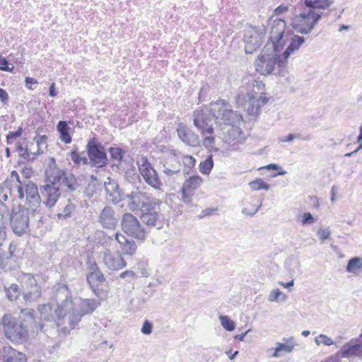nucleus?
Here are the masks:
<instances>
[{
	"label": "nucleus",
	"mask_w": 362,
	"mask_h": 362,
	"mask_svg": "<svg viewBox=\"0 0 362 362\" xmlns=\"http://www.w3.org/2000/svg\"><path fill=\"white\" fill-rule=\"evenodd\" d=\"M57 298L60 303L55 310L56 319L51 318L46 315V313L51 310L49 304L39 305L38 310L40 313V320L37 321L34 317V325L33 332L38 334L44 333L47 337L56 339L61 336L59 327L63 324L62 320L66 315L69 307L72 305L73 300L71 292L66 285H63L57 290Z\"/></svg>",
	"instance_id": "f257e3e1"
},
{
	"label": "nucleus",
	"mask_w": 362,
	"mask_h": 362,
	"mask_svg": "<svg viewBox=\"0 0 362 362\" xmlns=\"http://www.w3.org/2000/svg\"><path fill=\"white\" fill-rule=\"evenodd\" d=\"M34 310L24 308L21 310L19 319L10 313L4 315L1 325L5 337L15 344H23L29 339L28 332L33 330Z\"/></svg>",
	"instance_id": "f03ea898"
},
{
	"label": "nucleus",
	"mask_w": 362,
	"mask_h": 362,
	"mask_svg": "<svg viewBox=\"0 0 362 362\" xmlns=\"http://www.w3.org/2000/svg\"><path fill=\"white\" fill-rule=\"evenodd\" d=\"M14 198L20 200L25 199V205L33 213L40 211L42 199L37 185L30 180H23L15 185Z\"/></svg>",
	"instance_id": "7ed1b4c3"
},
{
	"label": "nucleus",
	"mask_w": 362,
	"mask_h": 362,
	"mask_svg": "<svg viewBox=\"0 0 362 362\" xmlns=\"http://www.w3.org/2000/svg\"><path fill=\"white\" fill-rule=\"evenodd\" d=\"M211 105L210 112L216 124L234 126L242 119V116L233 111L226 100H218Z\"/></svg>",
	"instance_id": "20e7f679"
},
{
	"label": "nucleus",
	"mask_w": 362,
	"mask_h": 362,
	"mask_svg": "<svg viewBox=\"0 0 362 362\" xmlns=\"http://www.w3.org/2000/svg\"><path fill=\"white\" fill-rule=\"evenodd\" d=\"M30 209L19 204L13 206L10 214V225L13 232L18 236H22L30 231Z\"/></svg>",
	"instance_id": "39448f33"
},
{
	"label": "nucleus",
	"mask_w": 362,
	"mask_h": 362,
	"mask_svg": "<svg viewBox=\"0 0 362 362\" xmlns=\"http://www.w3.org/2000/svg\"><path fill=\"white\" fill-rule=\"evenodd\" d=\"M322 12L313 10H305L296 16L292 21V27L297 32L303 35L309 34L321 18Z\"/></svg>",
	"instance_id": "423d86ee"
},
{
	"label": "nucleus",
	"mask_w": 362,
	"mask_h": 362,
	"mask_svg": "<svg viewBox=\"0 0 362 362\" xmlns=\"http://www.w3.org/2000/svg\"><path fill=\"white\" fill-rule=\"evenodd\" d=\"M264 94V93H257L256 92L238 94L236 96V102L239 105L246 107L249 115L257 116L259 114L260 108L269 100L268 98L263 95Z\"/></svg>",
	"instance_id": "0eeeda50"
},
{
	"label": "nucleus",
	"mask_w": 362,
	"mask_h": 362,
	"mask_svg": "<svg viewBox=\"0 0 362 362\" xmlns=\"http://www.w3.org/2000/svg\"><path fill=\"white\" fill-rule=\"evenodd\" d=\"M23 298L26 305L37 302L42 296V288L31 274H24L21 280Z\"/></svg>",
	"instance_id": "6e6552de"
},
{
	"label": "nucleus",
	"mask_w": 362,
	"mask_h": 362,
	"mask_svg": "<svg viewBox=\"0 0 362 362\" xmlns=\"http://www.w3.org/2000/svg\"><path fill=\"white\" fill-rule=\"evenodd\" d=\"M285 29L286 22L284 20L281 18L274 20L271 27L269 36L271 44L268 42L266 47L270 46L272 47L273 52H280L289 39V34L285 33Z\"/></svg>",
	"instance_id": "1a4fd4ad"
},
{
	"label": "nucleus",
	"mask_w": 362,
	"mask_h": 362,
	"mask_svg": "<svg viewBox=\"0 0 362 362\" xmlns=\"http://www.w3.org/2000/svg\"><path fill=\"white\" fill-rule=\"evenodd\" d=\"M120 226L122 232L139 240L146 239V232L139 219L131 213H124L121 218Z\"/></svg>",
	"instance_id": "9d476101"
},
{
	"label": "nucleus",
	"mask_w": 362,
	"mask_h": 362,
	"mask_svg": "<svg viewBox=\"0 0 362 362\" xmlns=\"http://www.w3.org/2000/svg\"><path fill=\"white\" fill-rule=\"evenodd\" d=\"M86 151L90 166L103 168L107 165L108 158L105 147L95 138L88 141Z\"/></svg>",
	"instance_id": "9b49d317"
},
{
	"label": "nucleus",
	"mask_w": 362,
	"mask_h": 362,
	"mask_svg": "<svg viewBox=\"0 0 362 362\" xmlns=\"http://www.w3.org/2000/svg\"><path fill=\"white\" fill-rule=\"evenodd\" d=\"M137 165L145 182L153 189H160L162 183L159 175L147 158L141 157L137 160Z\"/></svg>",
	"instance_id": "f8f14e48"
},
{
	"label": "nucleus",
	"mask_w": 362,
	"mask_h": 362,
	"mask_svg": "<svg viewBox=\"0 0 362 362\" xmlns=\"http://www.w3.org/2000/svg\"><path fill=\"white\" fill-rule=\"evenodd\" d=\"M211 112L207 110H197L194 112L193 124L202 135L213 134Z\"/></svg>",
	"instance_id": "ddd939ff"
},
{
	"label": "nucleus",
	"mask_w": 362,
	"mask_h": 362,
	"mask_svg": "<svg viewBox=\"0 0 362 362\" xmlns=\"http://www.w3.org/2000/svg\"><path fill=\"white\" fill-rule=\"evenodd\" d=\"M265 31L264 28L250 26V29L245 31L244 41L245 43V50L247 54H252L262 43V38Z\"/></svg>",
	"instance_id": "4468645a"
},
{
	"label": "nucleus",
	"mask_w": 362,
	"mask_h": 362,
	"mask_svg": "<svg viewBox=\"0 0 362 362\" xmlns=\"http://www.w3.org/2000/svg\"><path fill=\"white\" fill-rule=\"evenodd\" d=\"M125 198L129 201L128 206L131 211H141L153 199L147 193L140 191L132 192L126 194Z\"/></svg>",
	"instance_id": "2eb2a0df"
},
{
	"label": "nucleus",
	"mask_w": 362,
	"mask_h": 362,
	"mask_svg": "<svg viewBox=\"0 0 362 362\" xmlns=\"http://www.w3.org/2000/svg\"><path fill=\"white\" fill-rule=\"evenodd\" d=\"M41 194L44 198L43 204L52 208L55 205L61 196L59 187L52 184H45L40 188Z\"/></svg>",
	"instance_id": "dca6fc26"
},
{
	"label": "nucleus",
	"mask_w": 362,
	"mask_h": 362,
	"mask_svg": "<svg viewBox=\"0 0 362 362\" xmlns=\"http://www.w3.org/2000/svg\"><path fill=\"white\" fill-rule=\"evenodd\" d=\"M26 355L10 345L0 347V362H27Z\"/></svg>",
	"instance_id": "f3484780"
},
{
	"label": "nucleus",
	"mask_w": 362,
	"mask_h": 362,
	"mask_svg": "<svg viewBox=\"0 0 362 362\" xmlns=\"http://www.w3.org/2000/svg\"><path fill=\"white\" fill-rule=\"evenodd\" d=\"M305 37L296 35L289 37L288 40L290 41L288 46L284 50L282 55L279 57L277 61V62L279 63V66L283 67L284 64L286 63L287 59H288L290 55L295 51L298 50L300 48V47L305 42Z\"/></svg>",
	"instance_id": "a211bd4d"
},
{
	"label": "nucleus",
	"mask_w": 362,
	"mask_h": 362,
	"mask_svg": "<svg viewBox=\"0 0 362 362\" xmlns=\"http://www.w3.org/2000/svg\"><path fill=\"white\" fill-rule=\"evenodd\" d=\"M103 262L110 270H119L126 266V262L120 252L112 253L109 249L103 252Z\"/></svg>",
	"instance_id": "6ab92c4d"
},
{
	"label": "nucleus",
	"mask_w": 362,
	"mask_h": 362,
	"mask_svg": "<svg viewBox=\"0 0 362 362\" xmlns=\"http://www.w3.org/2000/svg\"><path fill=\"white\" fill-rule=\"evenodd\" d=\"M104 185L105 192L113 204H117L125 199L126 195L122 192L119 184L115 180L108 177Z\"/></svg>",
	"instance_id": "aec40b11"
},
{
	"label": "nucleus",
	"mask_w": 362,
	"mask_h": 362,
	"mask_svg": "<svg viewBox=\"0 0 362 362\" xmlns=\"http://www.w3.org/2000/svg\"><path fill=\"white\" fill-rule=\"evenodd\" d=\"M98 222L103 228L115 229L117 225L118 218L114 209L110 206H105L99 214Z\"/></svg>",
	"instance_id": "412c9836"
},
{
	"label": "nucleus",
	"mask_w": 362,
	"mask_h": 362,
	"mask_svg": "<svg viewBox=\"0 0 362 362\" xmlns=\"http://www.w3.org/2000/svg\"><path fill=\"white\" fill-rule=\"evenodd\" d=\"M83 180V176L76 177L72 173H66L62 177V185L65 187L66 193L80 192L82 189Z\"/></svg>",
	"instance_id": "4be33fe9"
},
{
	"label": "nucleus",
	"mask_w": 362,
	"mask_h": 362,
	"mask_svg": "<svg viewBox=\"0 0 362 362\" xmlns=\"http://www.w3.org/2000/svg\"><path fill=\"white\" fill-rule=\"evenodd\" d=\"M269 47H265L262 52V54L259 56V60L261 63H262V67L264 66V74H270L273 72L275 64H277L279 65V63L277 62L279 52H273L274 54L272 57V54H267V49Z\"/></svg>",
	"instance_id": "5701e85b"
},
{
	"label": "nucleus",
	"mask_w": 362,
	"mask_h": 362,
	"mask_svg": "<svg viewBox=\"0 0 362 362\" xmlns=\"http://www.w3.org/2000/svg\"><path fill=\"white\" fill-rule=\"evenodd\" d=\"M177 131L179 138L186 144L193 147L201 145L199 135L186 126L179 125Z\"/></svg>",
	"instance_id": "b1692460"
},
{
	"label": "nucleus",
	"mask_w": 362,
	"mask_h": 362,
	"mask_svg": "<svg viewBox=\"0 0 362 362\" xmlns=\"http://www.w3.org/2000/svg\"><path fill=\"white\" fill-rule=\"evenodd\" d=\"M161 168L163 176L171 178L179 175L181 164L175 156H171L163 163Z\"/></svg>",
	"instance_id": "393cba45"
},
{
	"label": "nucleus",
	"mask_w": 362,
	"mask_h": 362,
	"mask_svg": "<svg viewBox=\"0 0 362 362\" xmlns=\"http://www.w3.org/2000/svg\"><path fill=\"white\" fill-rule=\"evenodd\" d=\"M64 174H66V173L60 170L56 164L55 159L51 158L49 165L45 170V177L49 182L48 184L57 185L62 180Z\"/></svg>",
	"instance_id": "a878e982"
},
{
	"label": "nucleus",
	"mask_w": 362,
	"mask_h": 362,
	"mask_svg": "<svg viewBox=\"0 0 362 362\" xmlns=\"http://www.w3.org/2000/svg\"><path fill=\"white\" fill-rule=\"evenodd\" d=\"M115 236L123 254L132 256L136 253L137 245L133 239L127 238L124 235L119 232L116 233Z\"/></svg>",
	"instance_id": "bb28decb"
},
{
	"label": "nucleus",
	"mask_w": 362,
	"mask_h": 362,
	"mask_svg": "<svg viewBox=\"0 0 362 362\" xmlns=\"http://www.w3.org/2000/svg\"><path fill=\"white\" fill-rule=\"evenodd\" d=\"M160 211H153L152 214H141L140 216L141 221L143 223L150 227H156L159 229L162 227V216L160 213Z\"/></svg>",
	"instance_id": "cd10ccee"
},
{
	"label": "nucleus",
	"mask_w": 362,
	"mask_h": 362,
	"mask_svg": "<svg viewBox=\"0 0 362 362\" xmlns=\"http://www.w3.org/2000/svg\"><path fill=\"white\" fill-rule=\"evenodd\" d=\"M79 310L78 312L83 316L92 313L100 305V303L95 299H79Z\"/></svg>",
	"instance_id": "c85d7f7f"
},
{
	"label": "nucleus",
	"mask_w": 362,
	"mask_h": 362,
	"mask_svg": "<svg viewBox=\"0 0 362 362\" xmlns=\"http://www.w3.org/2000/svg\"><path fill=\"white\" fill-rule=\"evenodd\" d=\"M334 3V0H304L305 6L308 10L320 11V9H326Z\"/></svg>",
	"instance_id": "c756f323"
},
{
	"label": "nucleus",
	"mask_w": 362,
	"mask_h": 362,
	"mask_svg": "<svg viewBox=\"0 0 362 362\" xmlns=\"http://www.w3.org/2000/svg\"><path fill=\"white\" fill-rule=\"evenodd\" d=\"M70 156L71 160L76 165L83 164V165H90L89 158L87 155V151H78V148L74 146L70 152Z\"/></svg>",
	"instance_id": "7c9ffc66"
},
{
	"label": "nucleus",
	"mask_w": 362,
	"mask_h": 362,
	"mask_svg": "<svg viewBox=\"0 0 362 362\" xmlns=\"http://www.w3.org/2000/svg\"><path fill=\"white\" fill-rule=\"evenodd\" d=\"M57 129L59 134L60 139L66 144H70L72 141L69 134L71 127L68 125L67 122L59 121L57 124Z\"/></svg>",
	"instance_id": "2f4dec72"
},
{
	"label": "nucleus",
	"mask_w": 362,
	"mask_h": 362,
	"mask_svg": "<svg viewBox=\"0 0 362 362\" xmlns=\"http://www.w3.org/2000/svg\"><path fill=\"white\" fill-rule=\"evenodd\" d=\"M76 208V205L69 199L66 205L59 209V212L56 215L57 220L62 221L70 218L75 211Z\"/></svg>",
	"instance_id": "473e14b6"
},
{
	"label": "nucleus",
	"mask_w": 362,
	"mask_h": 362,
	"mask_svg": "<svg viewBox=\"0 0 362 362\" xmlns=\"http://www.w3.org/2000/svg\"><path fill=\"white\" fill-rule=\"evenodd\" d=\"M86 280L90 288L93 290L95 287L103 283L105 281V278L101 270H100L95 273H88Z\"/></svg>",
	"instance_id": "72a5a7b5"
},
{
	"label": "nucleus",
	"mask_w": 362,
	"mask_h": 362,
	"mask_svg": "<svg viewBox=\"0 0 362 362\" xmlns=\"http://www.w3.org/2000/svg\"><path fill=\"white\" fill-rule=\"evenodd\" d=\"M339 354L345 358L356 356V342L350 341L344 344L339 351Z\"/></svg>",
	"instance_id": "f704fd0d"
},
{
	"label": "nucleus",
	"mask_w": 362,
	"mask_h": 362,
	"mask_svg": "<svg viewBox=\"0 0 362 362\" xmlns=\"http://www.w3.org/2000/svg\"><path fill=\"white\" fill-rule=\"evenodd\" d=\"M108 151L112 161V165L117 167L120 165L125 151L119 147H110Z\"/></svg>",
	"instance_id": "c9c22d12"
},
{
	"label": "nucleus",
	"mask_w": 362,
	"mask_h": 362,
	"mask_svg": "<svg viewBox=\"0 0 362 362\" xmlns=\"http://www.w3.org/2000/svg\"><path fill=\"white\" fill-rule=\"evenodd\" d=\"M203 182L202 178L198 175H192L189 179L186 180L183 184L184 190L189 192L197 189Z\"/></svg>",
	"instance_id": "e433bc0d"
},
{
	"label": "nucleus",
	"mask_w": 362,
	"mask_h": 362,
	"mask_svg": "<svg viewBox=\"0 0 362 362\" xmlns=\"http://www.w3.org/2000/svg\"><path fill=\"white\" fill-rule=\"evenodd\" d=\"M285 341V343L277 342L276 347L277 351H284L286 353H291L297 344L293 337H291L288 339H283Z\"/></svg>",
	"instance_id": "4c0bfd02"
},
{
	"label": "nucleus",
	"mask_w": 362,
	"mask_h": 362,
	"mask_svg": "<svg viewBox=\"0 0 362 362\" xmlns=\"http://www.w3.org/2000/svg\"><path fill=\"white\" fill-rule=\"evenodd\" d=\"M6 189L9 191L11 195L15 194V190L11 187L10 181H4L1 185H0V202L3 204L4 202L7 201L8 194L4 192V189Z\"/></svg>",
	"instance_id": "58836bf2"
},
{
	"label": "nucleus",
	"mask_w": 362,
	"mask_h": 362,
	"mask_svg": "<svg viewBox=\"0 0 362 362\" xmlns=\"http://www.w3.org/2000/svg\"><path fill=\"white\" fill-rule=\"evenodd\" d=\"M6 293L8 298L11 300H16L21 294V288L16 284H12L8 288L6 289Z\"/></svg>",
	"instance_id": "ea45409f"
},
{
	"label": "nucleus",
	"mask_w": 362,
	"mask_h": 362,
	"mask_svg": "<svg viewBox=\"0 0 362 362\" xmlns=\"http://www.w3.org/2000/svg\"><path fill=\"white\" fill-rule=\"evenodd\" d=\"M214 166V160L212 155H210L204 161L201 162L199 164V169L201 173L205 175H209Z\"/></svg>",
	"instance_id": "a19ab883"
},
{
	"label": "nucleus",
	"mask_w": 362,
	"mask_h": 362,
	"mask_svg": "<svg viewBox=\"0 0 362 362\" xmlns=\"http://www.w3.org/2000/svg\"><path fill=\"white\" fill-rule=\"evenodd\" d=\"M158 211H160L159 204L153 198L148 202L146 206H144L141 209V214H148L149 213L152 214V212Z\"/></svg>",
	"instance_id": "79ce46f5"
},
{
	"label": "nucleus",
	"mask_w": 362,
	"mask_h": 362,
	"mask_svg": "<svg viewBox=\"0 0 362 362\" xmlns=\"http://www.w3.org/2000/svg\"><path fill=\"white\" fill-rule=\"evenodd\" d=\"M250 186L252 190H260L265 189L269 190L270 188V185L265 182L262 179L257 178L250 182Z\"/></svg>",
	"instance_id": "37998d69"
},
{
	"label": "nucleus",
	"mask_w": 362,
	"mask_h": 362,
	"mask_svg": "<svg viewBox=\"0 0 362 362\" xmlns=\"http://www.w3.org/2000/svg\"><path fill=\"white\" fill-rule=\"evenodd\" d=\"M221 324L223 326V327L228 331L231 332L235 329V324L234 321H233L231 319H230L226 315H221L220 317Z\"/></svg>",
	"instance_id": "c03bdc74"
},
{
	"label": "nucleus",
	"mask_w": 362,
	"mask_h": 362,
	"mask_svg": "<svg viewBox=\"0 0 362 362\" xmlns=\"http://www.w3.org/2000/svg\"><path fill=\"white\" fill-rule=\"evenodd\" d=\"M286 299V296L283 293L279 288L273 289L269 297L268 300L270 302L273 301H284Z\"/></svg>",
	"instance_id": "a18cd8bd"
},
{
	"label": "nucleus",
	"mask_w": 362,
	"mask_h": 362,
	"mask_svg": "<svg viewBox=\"0 0 362 362\" xmlns=\"http://www.w3.org/2000/svg\"><path fill=\"white\" fill-rule=\"evenodd\" d=\"M362 267L361 259L354 257L349 260L346 269L348 272H354L355 269Z\"/></svg>",
	"instance_id": "49530a36"
},
{
	"label": "nucleus",
	"mask_w": 362,
	"mask_h": 362,
	"mask_svg": "<svg viewBox=\"0 0 362 362\" xmlns=\"http://www.w3.org/2000/svg\"><path fill=\"white\" fill-rule=\"evenodd\" d=\"M83 315L80 314L78 310H73L71 315L69 317L71 329H74L78 325Z\"/></svg>",
	"instance_id": "de8ad7c7"
},
{
	"label": "nucleus",
	"mask_w": 362,
	"mask_h": 362,
	"mask_svg": "<svg viewBox=\"0 0 362 362\" xmlns=\"http://www.w3.org/2000/svg\"><path fill=\"white\" fill-rule=\"evenodd\" d=\"M202 136L204 138L202 143L204 147L208 149L213 148L215 146V136H214L212 134H209L208 136L206 134Z\"/></svg>",
	"instance_id": "09e8293b"
},
{
	"label": "nucleus",
	"mask_w": 362,
	"mask_h": 362,
	"mask_svg": "<svg viewBox=\"0 0 362 362\" xmlns=\"http://www.w3.org/2000/svg\"><path fill=\"white\" fill-rule=\"evenodd\" d=\"M315 342L317 345L325 344L327 346H331L334 344L333 340L330 337L322 334L315 338Z\"/></svg>",
	"instance_id": "8fccbe9b"
},
{
	"label": "nucleus",
	"mask_w": 362,
	"mask_h": 362,
	"mask_svg": "<svg viewBox=\"0 0 362 362\" xmlns=\"http://www.w3.org/2000/svg\"><path fill=\"white\" fill-rule=\"evenodd\" d=\"M14 66L8 62V61L1 56H0V70L4 71L12 72Z\"/></svg>",
	"instance_id": "3c124183"
},
{
	"label": "nucleus",
	"mask_w": 362,
	"mask_h": 362,
	"mask_svg": "<svg viewBox=\"0 0 362 362\" xmlns=\"http://www.w3.org/2000/svg\"><path fill=\"white\" fill-rule=\"evenodd\" d=\"M37 153H29L28 148H25V149L19 153V158L21 159V162L28 161L30 160H34L35 156L37 155Z\"/></svg>",
	"instance_id": "603ef678"
},
{
	"label": "nucleus",
	"mask_w": 362,
	"mask_h": 362,
	"mask_svg": "<svg viewBox=\"0 0 362 362\" xmlns=\"http://www.w3.org/2000/svg\"><path fill=\"white\" fill-rule=\"evenodd\" d=\"M6 181H10L11 187L15 189V185L16 184H19V182H23V180H21L18 173L16 170H13L11 173V176L9 180H6Z\"/></svg>",
	"instance_id": "864d4df0"
},
{
	"label": "nucleus",
	"mask_w": 362,
	"mask_h": 362,
	"mask_svg": "<svg viewBox=\"0 0 362 362\" xmlns=\"http://www.w3.org/2000/svg\"><path fill=\"white\" fill-rule=\"evenodd\" d=\"M153 324L148 321L145 320L141 327V332L144 334H150L152 332Z\"/></svg>",
	"instance_id": "5fc2aeb1"
},
{
	"label": "nucleus",
	"mask_w": 362,
	"mask_h": 362,
	"mask_svg": "<svg viewBox=\"0 0 362 362\" xmlns=\"http://www.w3.org/2000/svg\"><path fill=\"white\" fill-rule=\"evenodd\" d=\"M330 231L329 229L327 228H320L317 231V235H319L320 237V239L322 240V241H324L327 239H328L330 236Z\"/></svg>",
	"instance_id": "6e6d98bb"
},
{
	"label": "nucleus",
	"mask_w": 362,
	"mask_h": 362,
	"mask_svg": "<svg viewBox=\"0 0 362 362\" xmlns=\"http://www.w3.org/2000/svg\"><path fill=\"white\" fill-rule=\"evenodd\" d=\"M13 255V252L11 249V246L9 247V252L8 254L0 255V270L4 269L6 267V264L4 263L5 259H10Z\"/></svg>",
	"instance_id": "4d7b16f0"
},
{
	"label": "nucleus",
	"mask_w": 362,
	"mask_h": 362,
	"mask_svg": "<svg viewBox=\"0 0 362 362\" xmlns=\"http://www.w3.org/2000/svg\"><path fill=\"white\" fill-rule=\"evenodd\" d=\"M22 134V129L21 128H19L17 131L16 132H10L7 136H6V139H7V143L8 144H10L11 143V140L12 139H14L18 136H20Z\"/></svg>",
	"instance_id": "13d9d810"
},
{
	"label": "nucleus",
	"mask_w": 362,
	"mask_h": 362,
	"mask_svg": "<svg viewBox=\"0 0 362 362\" xmlns=\"http://www.w3.org/2000/svg\"><path fill=\"white\" fill-rule=\"evenodd\" d=\"M301 221L303 225H308L314 223L315 219L310 212H306L303 215Z\"/></svg>",
	"instance_id": "bf43d9fd"
},
{
	"label": "nucleus",
	"mask_w": 362,
	"mask_h": 362,
	"mask_svg": "<svg viewBox=\"0 0 362 362\" xmlns=\"http://www.w3.org/2000/svg\"><path fill=\"white\" fill-rule=\"evenodd\" d=\"M261 205H262V204H260L259 206L254 207L251 210L248 209L247 208H243L242 209V214L245 216H253L258 211Z\"/></svg>",
	"instance_id": "052dcab7"
},
{
	"label": "nucleus",
	"mask_w": 362,
	"mask_h": 362,
	"mask_svg": "<svg viewBox=\"0 0 362 362\" xmlns=\"http://www.w3.org/2000/svg\"><path fill=\"white\" fill-rule=\"evenodd\" d=\"M135 276H136L135 273L132 270H127L125 272H122L119 274V277L122 279L129 278L130 279V280L129 281V282L132 280H134L135 279Z\"/></svg>",
	"instance_id": "680f3d73"
},
{
	"label": "nucleus",
	"mask_w": 362,
	"mask_h": 362,
	"mask_svg": "<svg viewBox=\"0 0 362 362\" xmlns=\"http://www.w3.org/2000/svg\"><path fill=\"white\" fill-rule=\"evenodd\" d=\"M47 139V137L46 135H38L35 138V140L36 141L37 146H38V150L37 153H40V146L41 144H45L46 143V141Z\"/></svg>",
	"instance_id": "e2e57ef3"
},
{
	"label": "nucleus",
	"mask_w": 362,
	"mask_h": 362,
	"mask_svg": "<svg viewBox=\"0 0 362 362\" xmlns=\"http://www.w3.org/2000/svg\"><path fill=\"white\" fill-rule=\"evenodd\" d=\"M6 236V226L5 223L0 219V245H1V241L5 240Z\"/></svg>",
	"instance_id": "0e129e2a"
},
{
	"label": "nucleus",
	"mask_w": 362,
	"mask_h": 362,
	"mask_svg": "<svg viewBox=\"0 0 362 362\" xmlns=\"http://www.w3.org/2000/svg\"><path fill=\"white\" fill-rule=\"evenodd\" d=\"M8 99H9V97H8L7 92L4 89L0 88V100H1V101L3 103L6 104L8 101Z\"/></svg>",
	"instance_id": "69168bd1"
},
{
	"label": "nucleus",
	"mask_w": 362,
	"mask_h": 362,
	"mask_svg": "<svg viewBox=\"0 0 362 362\" xmlns=\"http://www.w3.org/2000/svg\"><path fill=\"white\" fill-rule=\"evenodd\" d=\"M185 165L188 167H193L195 164V159L192 156H187L184 159Z\"/></svg>",
	"instance_id": "338daca9"
},
{
	"label": "nucleus",
	"mask_w": 362,
	"mask_h": 362,
	"mask_svg": "<svg viewBox=\"0 0 362 362\" xmlns=\"http://www.w3.org/2000/svg\"><path fill=\"white\" fill-rule=\"evenodd\" d=\"M22 174L25 177L24 180H28L33 174L31 168H23L21 170Z\"/></svg>",
	"instance_id": "774afa93"
}]
</instances>
